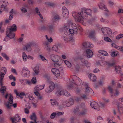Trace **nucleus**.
<instances>
[{
  "label": "nucleus",
  "mask_w": 123,
  "mask_h": 123,
  "mask_svg": "<svg viewBox=\"0 0 123 123\" xmlns=\"http://www.w3.org/2000/svg\"><path fill=\"white\" fill-rule=\"evenodd\" d=\"M73 114L75 117H72L71 118L70 121L71 123H74V120L76 119L77 115V107L75 108L73 111Z\"/></svg>",
  "instance_id": "nucleus-23"
},
{
  "label": "nucleus",
  "mask_w": 123,
  "mask_h": 123,
  "mask_svg": "<svg viewBox=\"0 0 123 123\" xmlns=\"http://www.w3.org/2000/svg\"><path fill=\"white\" fill-rule=\"evenodd\" d=\"M77 98L74 97H73L69 98L68 100H67L63 102L62 104L63 106L64 107H69L73 105L74 100H76Z\"/></svg>",
  "instance_id": "nucleus-6"
},
{
  "label": "nucleus",
  "mask_w": 123,
  "mask_h": 123,
  "mask_svg": "<svg viewBox=\"0 0 123 123\" xmlns=\"http://www.w3.org/2000/svg\"><path fill=\"white\" fill-rule=\"evenodd\" d=\"M11 119L12 123H17L20 121L21 118L20 116L17 114L15 115L13 117H11Z\"/></svg>",
  "instance_id": "nucleus-21"
},
{
  "label": "nucleus",
  "mask_w": 123,
  "mask_h": 123,
  "mask_svg": "<svg viewBox=\"0 0 123 123\" xmlns=\"http://www.w3.org/2000/svg\"><path fill=\"white\" fill-rule=\"evenodd\" d=\"M9 79L11 80H13L14 81H15L16 79L15 77L13 75H11L9 76Z\"/></svg>",
  "instance_id": "nucleus-53"
},
{
  "label": "nucleus",
  "mask_w": 123,
  "mask_h": 123,
  "mask_svg": "<svg viewBox=\"0 0 123 123\" xmlns=\"http://www.w3.org/2000/svg\"><path fill=\"white\" fill-rule=\"evenodd\" d=\"M1 55L4 57L6 60H8L9 59V58L6 54L4 53H1Z\"/></svg>",
  "instance_id": "nucleus-51"
},
{
  "label": "nucleus",
  "mask_w": 123,
  "mask_h": 123,
  "mask_svg": "<svg viewBox=\"0 0 123 123\" xmlns=\"http://www.w3.org/2000/svg\"><path fill=\"white\" fill-rule=\"evenodd\" d=\"M35 45V43L33 42H29L27 43L23 47V49L28 52H30L31 51V47Z\"/></svg>",
  "instance_id": "nucleus-12"
},
{
  "label": "nucleus",
  "mask_w": 123,
  "mask_h": 123,
  "mask_svg": "<svg viewBox=\"0 0 123 123\" xmlns=\"http://www.w3.org/2000/svg\"><path fill=\"white\" fill-rule=\"evenodd\" d=\"M77 76L76 75L71 76L67 82V86L68 89L73 90L76 91L77 90Z\"/></svg>",
  "instance_id": "nucleus-3"
},
{
  "label": "nucleus",
  "mask_w": 123,
  "mask_h": 123,
  "mask_svg": "<svg viewBox=\"0 0 123 123\" xmlns=\"http://www.w3.org/2000/svg\"><path fill=\"white\" fill-rule=\"evenodd\" d=\"M8 2L6 0H1L0 2V14L4 10H6Z\"/></svg>",
  "instance_id": "nucleus-10"
},
{
  "label": "nucleus",
  "mask_w": 123,
  "mask_h": 123,
  "mask_svg": "<svg viewBox=\"0 0 123 123\" xmlns=\"http://www.w3.org/2000/svg\"><path fill=\"white\" fill-rule=\"evenodd\" d=\"M79 11L77 12V22L83 24L84 20L87 18L88 15H92V10L90 9H87L84 7L79 9Z\"/></svg>",
  "instance_id": "nucleus-1"
},
{
  "label": "nucleus",
  "mask_w": 123,
  "mask_h": 123,
  "mask_svg": "<svg viewBox=\"0 0 123 123\" xmlns=\"http://www.w3.org/2000/svg\"><path fill=\"white\" fill-rule=\"evenodd\" d=\"M85 50V52L84 53L83 56H80V57L77 56V61L80 60L81 63L80 64L82 65V66L85 65V67L88 68L90 65V63L86 60H85L84 58V56L88 58L92 57L93 55V53L92 51L90 49H86Z\"/></svg>",
  "instance_id": "nucleus-2"
},
{
  "label": "nucleus",
  "mask_w": 123,
  "mask_h": 123,
  "mask_svg": "<svg viewBox=\"0 0 123 123\" xmlns=\"http://www.w3.org/2000/svg\"><path fill=\"white\" fill-rule=\"evenodd\" d=\"M77 82L78 81L79 82L78 84L77 83V86H79L83 84V83L82 82L81 80V79L78 77H77Z\"/></svg>",
  "instance_id": "nucleus-49"
},
{
  "label": "nucleus",
  "mask_w": 123,
  "mask_h": 123,
  "mask_svg": "<svg viewBox=\"0 0 123 123\" xmlns=\"http://www.w3.org/2000/svg\"><path fill=\"white\" fill-rule=\"evenodd\" d=\"M62 14L63 17L66 18L69 15V12L68 10L65 6L62 8Z\"/></svg>",
  "instance_id": "nucleus-25"
},
{
  "label": "nucleus",
  "mask_w": 123,
  "mask_h": 123,
  "mask_svg": "<svg viewBox=\"0 0 123 123\" xmlns=\"http://www.w3.org/2000/svg\"><path fill=\"white\" fill-rule=\"evenodd\" d=\"M16 31L17 26L15 24H13L10 28L7 30L6 31L12 35V34H13L15 36V34L13 32L15 31Z\"/></svg>",
  "instance_id": "nucleus-18"
},
{
  "label": "nucleus",
  "mask_w": 123,
  "mask_h": 123,
  "mask_svg": "<svg viewBox=\"0 0 123 123\" xmlns=\"http://www.w3.org/2000/svg\"><path fill=\"white\" fill-rule=\"evenodd\" d=\"M41 29L42 30L48 31L50 32H51L54 30V24L53 23L49 24L47 25H44L41 27Z\"/></svg>",
  "instance_id": "nucleus-9"
},
{
  "label": "nucleus",
  "mask_w": 123,
  "mask_h": 123,
  "mask_svg": "<svg viewBox=\"0 0 123 123\" xmlns=\"http://www.w3.org/2000/svg\"><path fill=\"white\" fill-rule=\"evenodd\" d=\"M64 63L65 64L68 68H70L71 66V64L67 60H64Z\"/></svg>",
  "instance_id": "nucleus-47"
},
{
  "label": "nucleus",
  "mask_w": 123,
  "mask_h": 123,
  "mask_svg": "<svg viewBox=\"0 0 123 123\" xmlns=\"http://www.w3.org/2000/svg\"><path fill=\"white\" fill-rule=\"evenodd\" d=\"M88 77L90 80L93 81H95L96 80V77L94 74H91L88 75Z\"/></svg>",
  "instance_id": "nucleus-36"
},
{
  "label": "nucleus",
  "mask_w": 123,
  "mask_h": 123,
  "mask_svg": "<svg viewBox=\"0 0 123 123\" xmlns=\"http://www.w3.org/2000/svg\"><path fill=\"white\" fill-rule=\"evenodd\" d=\"M45 4L47 5V6H50L52 7H54L55 5V4L54 3L50 2H45Z\"/></svg>",
  "instance_id": "nucleus-45"
},
{
  "label": "nucleus",
  "mask_w": 123,
  "mask_h": 123,
  "mask_svg": "<svg viewBox=\"0 0 123 123\" xmlns=\"http://www.w3.org/2000/svg\"><path fill=\"white\" fill-rule=\"evenodd\" d=\"M68 35H65L63 36V39L64 41L66 42H74L75 40L74 38L72 36H69Z\"/></svg>",
  "instance_id": "nucleus-17"
},
{
  "label": "nucleus",
  "mask_w": 123,
  "mask_h": 123,
  "mask_svg": "<svg viewBox=\"0 0 123 123\" xmlns=\"http://www.w3.org/2000/svg\"><path fill=\"white\" fill-rule=\"evenodd\" d=\"M123 37V34H120L118 35L116 37V38L117 39H119Z\"/></svg>",
  "instance_id": "nucleus-56"
},
{
  "label": "nucleus",
  "mask_w": 123,
  "mask_h": 123,
  "mask_svg": "<svg viewBox=\"0 0 123 123\" xmlns=\"http://www.w3.org/2000/svg\"><path fill=\"white\" fill-rule=\"evenodd\" d=\"M101 30L105 36H110L112 33L111 29L107 27H103Z\"/></svg>",
  "instance_id": "nucleus-13"
},
{
  "label": "nucleus",
  "mask_w": 123,
  "mask_h": 123,
  "mask_svg": "<svg viewBox=\"0 0 123 123\" xmlns=\"http://www.w3.org/2000/svg\"><path fill=\"white\" fill-rule=\"evenodd\" d=\"M64 114V112L63 111L60 112L57 111L55 112L52 113L50 116V118L51 119H54L56 117L63 115Z\"/></svg>",
  "instance_id": "nucleus-19"
},
{
  "label": "nucleus",
  "mask_w": 123,
  "mask_h": 123,
  "mask_svg": "<svg viewBox=\"0 0 123 123\" xmlns=\"http://www.w3.org/2000/svg\"><path fill=\"white\" fill-rule=\"evenodd\" d=\"M49 85V87L47 88L45 90V92L48 93H49L51 92L54 89L55 87V84L52 82H50Z\"/></svg>",
  "instance_id": "nucleus-15"
},
{
  "label": "nucleus",
  "mask_w": 123,
  "mask_h": 123,
  "mask_svg": "<svg viewBox=\"0 0 123 123\" xmlns=\"http://www.w3.org/2000/svg\"><path fill=\"white\" fill-rule=\"evenodd\" d=\"M51 71L57 77L59 76L60 71L58 69L55 68H53L51 69Z\"/></svg>",
  "instance_id": "nucleus-28"
},
{
  "label": "nucleus",
  "mask_w": 123,
  "mask_h": 123,
  "mask_svg": "<svg viewBox=\"0 0 123 123\" xmlns=\"http://www.w3.org/2000/svg\"><path fill=\"white\" fill-rule=\"evenodd\" d=\"M93 45L90 42H85L82 44V48L84 49H86L87 48H91L93 47Z\"/></svg>",
  "instance_id": "nucleus-22"
},
{
  "label": "nucleus",
  "mask_w": 123,
  "mask_h": 123,
  "mask_svg": "<svg viewBox=\"0 0 123 123\" xmlns=\"http://www.w3.org/2000/svg\"><path fill=\"white\" fill-rule=\"evenodd\" d=\"M90 105L93 108L98 111L99 110L98 104L96 102L93 101H91Z\"/></svg>",
  "instance_id": "nucleus-24"
},
{
  "label": "nucleus",
  "mask_w": 123,
  "mask_h": 123,
  "mask_svg": "<svg viewBox=\"0 0 123 123\" xmlns=\"http://www.w3.org/2000/svg\"><path fill=\"white\" fill-rule=\"evenodd\" d=\"M39 57L43 61L45 62H46V61H47V60L43 56L41 55H40Z\"/></svg>",
  "instance_id": "nucleus-60"
},
{
  "label": "nucleus",
  "mask_w": 123,
  "mask_h": 123,
  "mask_svg": "<svg viewBox=\"0 0 123 123\" xmlns=\"http://www.w3.org/2000/svg\"><path fill=\"white\" fill-rule=\"evenodd\" d=\"M72 67H73V65H74L75 67V70L74 71V72L76 73L77 71V68L76 66L77 65V61L76 59H75L72 60Z\"/></svg>",
  "instance_id": "nucleus-38"
},
{
  "label": "nucleus",
  "mask_w": 123,
  "mask_h": 123,
  "mask_svg": "<svg viewBox=\"0 0 123 123\" xmlns=\"http://www.w3.org/2000/svg\"><path fill=\"white\" fill-rule=\"evenodd\" d=\"M104 39L105 41L107 42H112L111 40L107 37H105L104 38Z\"/></svg>",
  "instance_id": "nucleus-52"
},
{
  "label": "nucleus",
  "mask_w": 123,
  "mask_h": 123,
  "mask_svg": "<svg viewBox=\"0 0 123 123\" xmlns=\"http://www.w3.org/2000/svg\"><path fill=\"white\" fill-rule=\"evenodd\" d=\"M50 58L53 62L55 63L54 64L55 67H58L60 66V64L58 63L60 58V57L59 55H56L52 54L50 55Z\"/></svg>",
  "instance_id": "nucleus-7"
},
{
  "label": "nucleus",
  "mask_w": 123,
  "mask_h": 123,
  "mask_svg": "<svg viewBox=\"0 0 123 123\" xmlns=\"http://www.w3.org/2000/svg\"><path fill=\"white\" fill-rule=\"evenodd\" d=\"M45 86V84L43 86L38 85L35 86L34 89L33 91H38L43 89Z\"/></svg>",
  "instance_id": "nucleus-32"
},
{
  "label": "nucleus",
  "mask_w": 123,
  "mask_h": 123,
  "mask_svg": "<svg viewBox=\"0 0 123 123\" xmlns=\"http://www.w3.org/2000/svg\"><path fill=\"white\" fill-rule=\"evenodd\" d=\"M64 93H65L64 95L67 96H70V93L68 92L66 90H65Z\"/></svg>",
  "instance_id": "nucleus-62"
},
{
  "label": "nucleus",
  "mask_w": 123,
  "mask_h": 123,
  "mask_svg": "<svg viewBox=\"0 0 123 123\" xmlns=\"http://www.w3.org/2000/svg\"><path fill=\"white\" fill-rule=\"evenodd\" d=\"M65 90L62 89H59L56 92V94L58 96L64 95Z\"/></svg>",
  "instance_id": "nucleus-31"
},
{
  "label": "nucleus",
  "mask_w": 123,
  "mask_h": 123,
  "mask_svg": "<svg viewBox=\"0 0 123 123\" xmlns=\"http://www.w3.org/2000/svg\"><path fill=\"white\" fill-rule=\"evenodd\" d=\"M14 92L16 94L17 96L20 97L22 98H23L22 96L25 95V93L22 92H18L16 90H14Z\"/></svg>",
  "instance_id": "nucleus-34"
},
{
  "label": "nucleus",
  "mask_w": 123,
  "mask_h": 123,
  "mask_svg": "<svg viewBox=\"0 0 123 123\" xmlns=\"http://www.w3.org/2000/svg\"><path fill=\"white\" fill-rule=\"evenodd\" d=\"M35 11L36 12V13L37 14L39 15V17L41 19H43V17L42 15H41L40 12V11H39L38 8L37 7H36L35 8Z\"/></svg>",
  "instance_id": "nucleus-44"
},
{
  "label": "nucleus",
  "mask_w": 123,
  "mask_h": 123,
  "mask_svg": "<svg viewBox=\"0 0 123 123\" xmlns=\"http://www.w3.org/2000/svg\"><path fill=\"white\" fill-rule=\"evenodd\" d=\"M34 72L36 75H37L39 72V69L38 68H37L36 67L35 68V69L34 70Z\"/></svg>",
  "instance_id": "nucleus-59"
},
{
  "label": "nucleus",
  "mask_w": 123,
  "mask_h": 123,
  "mask_svg": "<svg viewBox=\"0 0 123 123\" xmlns=\"http://www.w3.org/2000/svg\"><path fill=\"white\" fill-rule=\"evenodd\" d=\"M115 70L117 73L119 74L121 73V68L119 66H116L115 67Z\"/></svg>",
  "instance_id": "nucleus-42"
},
{
  "label": "nucleus",
  "mask_w": 123,
  "mask_h": 123,
  "mask_svg": "<svg viewBox=\"0 0 123 123\" xmlns=\"http://www.w3.org/2000/svg\"><path fill=\"white\" fill-rule=\"evenodd\" d=\"M95 20V18L94 17H92V18L90 20H88V22H89V23L91 24L92 23V21H94Z\"/></svg>",
  "instance_id": "nucleus-64"
},
{
  "label": "nucleus",
  "mask_w": 123,
  "mask_h": 123,
  "mask_svg": "<svg viewBox=\"0 0 123 123\" xmlns=\"http://www.w3.org/2000/svg\"><path fill=\"white\" fill-rule=\"evenodd\" d=\"M70 24L68 23L65 24L64 28V30H65L64 32L65 35H69L70 34L72 35L74 34L75 32H76L77 31L76 30L77 27L75 26L74 27L73 25L72 26L73 29H70L68 30L70 28Z\"/></svg>",
  "instance_id": "nucleus-5"
},
{
  "label": "nucleus",
  "mask_w": 123,
  "mask_h": 123,
  "mask_svg": "<svg viewBox=\"0 0 123 123\" xmlns=\"http://www.w3.org/2000/svg\"><path fill=\"white\" fill-rule=\"evenodd\" d=\"M98 6L100 9H102L108 12V11L107 8L105 7V6L103 3H100L98 4Z\"/></svg>",
  "instance_id": "nucleus-33"
},
{
  "label": "nucleus",
  "mask_w": 123,
  "mask_h": 123,
  "mask_svg": "<svg viewBox=\"0 0 123 123\" xmlns=\"http://www.w3.org/2000/svg\"><path fill=\"white\" fill-rule=\"evenodd\" d=\"M6 71V68L5 67L1 68L0 73V85L2 86L3 85V80Z\"/></svg>",
  "instance_id": "nucleus-11"
},
{
  "label": "nucleus",
  "mask_w": 123,
  "mask_h": 123,
  "mask_svg": "<svg viewBox=\"0 0 123 123\" xmlns=\"http://www.w3.org/2000/svg\"><path fill=\"white\" fill-rule=\"evenodd\" d=\"M45 37L48 42L51 43L53 42V39L51 37H50V38L49 39L47 35H45Z\"/></svg>",
  "instance_id": "nucleus-54"
},
{
  "label": "nucleus",
  "mask_w": 123,
  "mask_h": 123,
  "mask_svg": "<svg viewBox=\"0 0 123 123\" xmlns=\"http://www.w3.org/2000/svg\"><path fill=\"white\" fill-rule=\"evenodd\" d=\"M66 119L65 118H61L59 119V122L60 123H62L65 122Z\"/></svg>",
  "instance_id": "nucleus-63"
},
{
  "label": "nucleus",
  "mask_w": 123,
  "mask_h": 123,
  "mask_svg": "<svg viewBox=\"0 0 123 123\" xmlns=\"http://www.w3.org/2000/svg\"><path fill=\"white\" fill-rule=\"evenodd\" d=\"M86 86L85 92L87 95H88V94L92 90L91 88L88 87L87 84H86Z\"/></svg>",
  "instance_id": "nucleus-39"
},
{
  "label": "nucleus",
  "mask_w": 123,
  "mask_h": 123,
  "mask_svg": "<svg viewBox=\"0 0 123 123\" xmlns=\"http://www.w3.org/2000/svg\"><path fill=\"white\" fill-rule=\"evenodd\" d=\"M111 45L112 47H114V48L119 49L120 51L123 52V47L121 46L118 47L116 44L113 43Z\"/></svg>",
  "instance_id": "nucleus-37"
},
{
  "label": "nucleus",
  "mask_w": 123,
  "mask_h": 123,
  "mask_svg": "<svg viewBox=\"0 0 123 123\" xmlns=\"http://www.w3.org/2000/svg\"><path fill=\"white\" fill-rule=\"evenodd\" d=\"M12 34V35L6 31V36L4 38V41H7L10 39L13 38L15 37L14 34Z\"/></svg>",
  "instance_id": "nucleus-26"
},
{
  "label": "nucleus",
  "mask_w": 123,
  "mask_h": 123,
  "mask_svg": "<svg viewBox=\"0 0 123 123\" xmlns=\"http://www.w3.org/2000/svg\"><path fill=\"white\" fill-rule=\"evenodd\" d=\"M72 16L74 18L75 21H77V13L76 12H72Z\"/></svg>",
  "instance_id": "nucleus-48"
},
{
  "label": "nucleus",
  "mask_w": 123,
  "mask_h": 123,
  "mask_svg": "<svg viewBox=\"0 0 123 123\" xmlns=\"http://www.w3.org/2000/svg\"><path fill=\"white\" fill-rule=\"evenodd\" d=\"M53 50L57 52L58 50V46L57 45H55L52 47Z\"/></svg>",
  "instance_id": "nucleus-50"
},
{
  "label": "nucleus",
  "mask_w": 123,
  "mask_h": 123,
  "mask_svg": "<svg viewBox=\"0 0 123 123\" xmlns=\"http://www.w3.org/2000/svg\"><path fill=\"white\" fill-rule=\"evenodd\" d=\"M30 71L27 68L25 67L23 68L22 71V74L23 76L28 77L30 75Z\"/></svg>",
  "instance_id": "nucleus-16"
},
{
  "label": "nucleus",
  "mask_w": 123,
  "mask_h": 123,
  "mask_svg": "<svg viewBox=\"0 0 123 123\" xmlns=\"http://www.w3.org/2000/svg\"><path fill=\"white\" fill-rule=\"evenodd\" d=\"M25 85L27 84L28 85H30L32 83L31 81L29 80H25Z\"/></svg>",
  "instance_id": "nucleus-58"
},
{
  "label": "nucleus",
  "mask_w": 123,
  "mask_h": 123,
  "mask_svg": "<svg viewBox=\"0 0 123 123\" xmlns=\"http://www.w3.org/2000/svg\"><path fill=\"white\" fill-rule=\"evenodd\" d=\"M77 72L80 71L82 70V71H85V70L82 68L80 67L77 64Z\"/></svg>",
  "instance_id": "nucleus-55"
},
{
  "label": "nucleus",
  "mask_w": 123,
  "mask_h": 123,
  "mask_svg": "<svg viewBox=\"0 0 123 123\" xmlns=\"http://www.w3.org/2000/svg\"><path fill=\"white\" fill-rule=\"evenodd\" d=\"M9 98L7 101V104L6 105V106L8 108H10L11 106H13L14 108H16L17 106V104L16 103H13V97L11 94L9 95Z\"/></svg>",
  "instance_id": "nucleus-8"
},
{
  "label": "nucleus",
  "mask_w": 123,
  "mask_h": 123,
  "mask_svg": "<svg viewBox=\"0 0 123 123\" xmlns=\"http://www.w3.org/2000/svg\"><path fill=\"white\" fill-rule=\"evenodd\" d=\"M118 53V52L117 51H113L111 52V55L112 57H115L117 55Z\"/></svg>",
  "instance_id": "nucleus-43"
},
{
  "label": "nucleus",
  "mask_w": 123,
  "mask_h": 123,
  "mask_svg": "<svg viewBox=\"0 0 123 123\" xmlns=\"http://www.w3.org/2000/svg\"><path fill=\"white\" fill-rule=\"evenodd\" d=\"M44 45L45 46V48L46 50L48 52H50L51 50V48L50 46L49 45V43L47 41H45L43 43Z\"/></svg>",
  "instance_id": "nucleus-35"
},
{
  "label": "nucleus",
  "mask_w": 123,
  "mask_h": 123,
  "mask_svg": "<svg viewBox=\"0 0 123 123\" xmlns=\"http://www.w3.org/2000/svg\"><path fill=\"white\" fill-rule=\"evenodd\" d=\"M30 118L31 120H34L35 123H37L36 121L37 117L35 113H33L32 114Z\"/></svg>",
  "instance_id": "nucleus-40"
},
{
  "label": "nucleus",
  "mask_w": 123,
  "mask_h": 123,
  "mask_svg": "<svg viewBox=\"0 0 123 123\" xmlns=\"http://www.w3.org/2000/svg\"><path fill=\"white\" fill-rule=\"evenodd\" d=\"M108 89L111 94H114L115 96H117L118 95L119 92L117 87H116V88H112L110 86H109Z\"/></svg>",
  "instance_id": "nucleus-14"
},
{
  "label": "nucleus",
  "mask_w": 123,
  "mask_h": 123,
  "mask_svg": "<svg viewBox=\"0 0 123 123\" xmlns=\"http://www.w3.org/2000/svg\"><path fill=\"white\" fill-rule=\"evenodd\" d=\"M50 101L52 106H55L58 105V103L56 99H51Z\"/></svg>",
  "instance_id": "nucleus-41"
},
{
  "label": "nucleus",
  "mask_w": 123,
  "mask_h": 123,
  "mask_svg": "<svg viewBox=\"0 0 123 123\" xmlns=\"http://www.w3.org/2000/svg\"><path fill=\"white\" fill-rule=\"evenodd\" d=\"M87 112V109L85 103L82 102L77 104V115L80 116L86 115Z\"/></svg>",
  "instance_id": "nucleus-4"
},
{
  "label": "nucleus",
  "mask_w": 123,
  "mask_h": 123,
  "mask_svg": "<svg viewBox=\"0 0 123 123\" xmlns=\"http://www.w3.org/2000/svg\"><path fill=\"white\" fill-rule=\"evenodd\" d=\"M31 81L32 83L33 84H35L36 83L37 80L36 78L35 77H33Z\"/></svg>",
  "instance_id": "nucleus-57"
},
{
  "label": "nucleus",
  "mask_w": 123,
  "mask_h": 123,
  "mask_svg": "<svg viewBox=\"0 0 123 123\" xmlns=\"http://www.w3.org/2000/svg\"><path fill=\"white\" fill-rule=\"evenodd\" d=\"M115 101L116 102V104L117 105L118 111H120V108H122L120 104L122 105H123V98L119 99L117 102V100H115Z\"/></svg>",
  "instance_id": "nucleus-27"
},
{
  "label": "nucleus",
  "mask_w": 123,
  "mask_h": 123,
  "mask_svg": "<svg viewBox=\"0 0 123 123\" xmlns=\"http://www.w3.org/2000/svg\"><path fill=\"white\" fill-rule=\"evenodd\" d=\"M6 90V88L5 86H2L0 89V91L1 93H4Z\"/></svg>",
  "instance_id": "nucleus-46"
},
{
  "label": "nucleus",
  "mask_w": 123,
  "mask_h": 123,
  "mask_svg": "<svg viewBox=\"0 0 123 123\" xmlns=\"http://www.w3.org/2000/svg\"><path fill=\"white\" fill-rule=\"evenodd\" d=\"M60 17L56 13H55L53 15V18H52V21L53 22H56L58 21L60 19Z\"/></svg>",
  "instance_id": "nucleus-30"
},
{
  "label": "nucleus",
  "mask_w": 123,
  "mask_h": 123,
  "mask_svg": "<svg viewBox=\"0 0 123 123\" xmlns=\"http://www.w3.org/2000/svg\"><path fill=\"white\" fill-rule=\"evenodd\" d=\"M28 99H29L30 101L31 102L33 106L35 107H36L38 101L37 100L35 99L32 95H29L28 96Z\"/></svg>",
  "instance_id": "nucleus-20"
},
{
  "label": "nucleus",
  "mask_w": 123,
  "mask_h": 123,
  "mask_svg": "<svg viewBox=\"0 0 123 123\" xmlns=\"http://www.w3.org/2000/svg\"><path fill=\"white\" fill-rule=\"evenodd\" d=\"M96 34V33L95 30H92L89 32V37L90 38L93 39H95Z\"/></svg>",
  "instance_id": "nucleus-29"
},
{
  "label": "nucleus",
  "mask_w": 123,
  "mask_h": 123,
  "mask_svg": "<svg viewBox=\"0 0 123 123\" xmlns=\"http://www.w3.org/2000/svg\"><path fill=\"white\" fill-rule=\"evenodd\" d=\"M99 106V107H100L102 108H103L105 106V104L102 103L101 102H100L99 103V105H98Z\"/></svg>",
  "instance_id": "nucleus-61"
}]
</instances>
